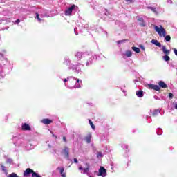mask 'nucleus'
Here are the masks:
<instances>
[{
    "label": "nucleus",
    "instance_id": "f704fd0d",
    "mask_svg": "<svg viewBox=\"0 0 177 177\" xmlns=\"http://www.w3.org/2000/svg\"><path fill=\"white\" fill-rule=\"evenodd\" d=\"M88 122L92 128V129L95 130V124H93V122H92L91 120H88Z\"/></svg>",
    "mask_w": 177,
    "mask_h": 177
},
{
    "label": "nucleus",
    "instance_id": "f8f14e48",
    "mask_svg": "<svg viewBox=\"0 0 177 177\" xmlns=\"http://www.w3.org/2000/svg\"><path fill=\"white\" fill-rule=\"evenodd\" d=\"M88 56V52L82 53V52H77L75 53V57L77 60L82 59V57H86Z\"/></svg>",
    "mask_w": 177,
    "mask_h": 177
},
{
    "label": "nucleus",
    "instance_id": "37998d69",
    "mask_svg": "<svg viewBox=\"0 0 177 177\" xmlns=\"http://www.w3.org/2000/svg\"><path fill=\"white\" fill-rule=\"evenodd\" d=\"M174 94L172 93H169V99L171 100V99H173Z\"/></svg>",
    "mask_w": 177,
    "mask_h": 177
},
{
    "label": "nucleus",
    "instance_id": "b1692460",
    "mask_svg": "<svg viewBox=\"0 0 177 177\" xmlns=\"http://www.w3.org/2000/svg\"><path fill=\"white\" fill-rule=\"evenodd\" d=\"M121 147L123 148V150H125L126 151H129V147L127 144H122Z\"/></svg>",
    "mask_w": 177,
    "mask_h": 177
},
{
    "label": "nucleus",
    "instance_id": "4d7b16f0",
    "mask_svg": "<svg viewBox=\"0 0 177 177\" xmlns=\"http://www.w3.org/2000/svg\"><path fill=\"white\" fill-rule=\"evenodd\" d=\"M120 89H121L122 92H123L124 93H125L127 92V91L122 89V88H120Z\"/></svg>",
    "mask_w": 177,
    "mask_h": 177
},
{
    "label": "nucleus",
    "instance_id": "7ed1b4c3",
    "mask_svg": "<svg viewBox=\"0 0 177 177\" xmlns=\"http://www.w3.org/2000/svg\"><path fill=\"white\" fill-rule=\"evenodd\" d=\"M80 82L82 83V80L77 79L73 76L69 77V80L67 84H65V86L69 89H75L77 88H81Z\"/></svg>",
    "mask_w": 177,
    "mask_h": 177
},
{
    "label": "nucleus",
    "instance_id": "680f3d73",
    "mask_svg": "<svg viewBox=\"0 0 177 177\" xmlns=\"http://www.w3.org/2000/svg\"><path fill=\"white\" fill-rule=\"evenodd\" d=\"M111 167H114V163L111 162Z\"/></svg>",
    "mask_w": 177,
    "mask_h": 177
},
{
    "label": "nucleus",
    "instance_id": "58836bf2",
    "mask_svg": "<svg viewBox=\"0 0 177 177\" xmlns=\"http://www.w3.org/2000/svg\"><path fill=\"white\" fill-rule=\"evenodd\" d=\"M140 27H146V22L145 21H142L140 23Z\"/></svg>",
    "mask_w": 177,
    "mask_h": 177
},
{
    "label": "nucleus",
    "instance_id": "0e129e2a",
    "mask_svg": "<svg viewBox=\"0 0 177 177\" xmlns=\"http://www.w3.org/2000/svg\"><path fill=\"white\" fill-rule=\"evenodd\" d=\"M100 30L101 31H103V29H102V28H100Z\"/></svg>",
    "mask_w": 177,
    "mask_h": 177
},
{
    "label": "nucleus",
    "instance_id": "4468645a",
    "mask_svg": "<svg viewBox=\"0 0 177 177\" xmlns=\"http://www.w3.org/2000/svg\"><path fill=\"white\" fill-rule=\"evenodd\" d=\"M22 131H31V127L27 123H23L21 125Z\"/></svg>",
    "mask_w": 177,
    "mask_h": 177
},
{
    "label": "nucleus",
    "instance_id": "ea45409f",
    "mask_svg": "<svg viewBox=\"0 0 177 177\" xmlns=\"http://www.w3.org/2000/svg\"><path fill=\"white\" fill-rule=\"evenodd\" d=\"M138 48H140V49H142V50H143L145 52V50H146V48H145V46H143L142 44H140L138 46Z\"/></svg>",
    "mask_w": 177,
    "mask_h": 177
},
{
    "label": "nucleus",
    "instance_id": "6ab92c4d",
    "mask_svg": "<svg viewBox=\"0 0 177 177\" xmlns=\"http://www.w3.org/2000/svg\"><path fill=\"white\" fill-rule=\"evenodd\" d=\"M136 96H138L140 98L143 97V96H145L143 91H142V90L137 91L136 93Z\"/></svg>",
    "mask_w": 177,
    "mask_h": 177
},
{
    "label": "nucleus",
    "instance_id": "c9c22d12",
    "mask_svg": "<svg viewBox=\"0 0 177 177\" xmlns=\"http://www.w3.org/2000/svg\"><path fill=\"white\" fill-rule=\"evenodd\" d=\"M6 163L7 164H13V159L10 158H8L6 160Z\"/></svg>",
    "mask_w": 177,
    "mask_h": 177
},
{
    "label": "nucleus",
    "instance_id": "774afa93",
    "mask_svg": "<svg viewBox=\"0 0 177 177\" xmlns=\"http://www.w3.org/2000/svg\"><path fill=\"white\" fill-rule=\"evenodd\" d=\"M105 33H106V34H107V32H105Z\"/></svg>",
    "mask_w": 177,
    "mask_h": 177
},
{
    "label": "nucleus",
    "instance_id": "09e8293b",
    "mask_svg": "<svg viewBox=\"0 0 177 177\" xmlns=\"http://www.w3.org/2000/svg\"><path fill=\"white\" fill-rule=\"evenodd\" d=\"M20 19H17L15 21V24H19V23H20Z\"/></svg>",
    "mask_w": 177,
    "mask_h": 177
},
{
    "label": "nucleus",
    "instance_id": "f257e3e1",
    "mask_svg": "<svg viewBox=\"0 0 177 177\" xmlns=\"http://www.w3.org/2000/svg\"><path fill=\"white\" fill-rule=\"evenodd\" d=\"M63 64L65 66H68V70H72L73 73H76V74H82V68L84 67V64L80 62L71 64V60H70L68 57H64Z\"/></svg>",
    "mask_w": 177,
    "mask_h": 177
},
{
    "label": "nucleus",
    "instance_id": "9d476101",
    "mask_svg": "<svg viewBox=\"0 0 177 177\" xmlns=\"http://www.w3.org/2000/svg\"><path fill=\"white\" fill-rule=\"evenodd\" d=\"M61 154L64 156V158L67 160L68 161H72L71 159H70V149L67 147H64L62 149Z\"/></svg>",
    "mask_w": 177,
    "mask_h": 177
},
{
    "label": "nucleus",
    "instance_id": "72a5a7b5",
    "mask_svg": "<svg viewBox=\"0 0 177 177\" xmlns=\"http://www.w3.org/2000/svg\"><path fill=\"white\" fill-rule=\"evenodd\" d=\"M125 55L127 57H131V56H132V51L127 50L126 51Z\"/></svg>",
    "mask_w": 177,
    "mask_h": 177
},
{
    "label": "nucleus",
    "instance_id": "39448f33",
    "mask_svg": "<svg viewBox=\"0 0 177 177\" xmlns=\"http://www.w3.org/2000/svg\"><path fill=\"white\" fill-rule=\"evenodd\" d=\"M85 57L88 59L86 63V66H92L93 64V61L97 60V57H100V56L96 54L93 55L91 53H87V55H86Z\"/></svg>",
    "mask_w": 177,
    "mask_h": 177
},
{
    "label": "nucleus",
    "instance_id": "5701e85b",
    "mask_svg": "<svg viewBox=\"0 0 177 177\" xmlns=\"http://www.w3.org/2000/svg\"><path fill=\"white\" fill-rule=\"evenodd\" d=\"M160 113H161V111H160V109H155L152 113V115H153V117H156V115H158Z\"/></svg>",
    "mask_w": 177,
    "mask_h": 177
},
{
    "label": "nucleus",
    "instance_id": "7c9ffc66",
    "mask_svg": "<svg viewBox=\"0 0 177 177\" xmlns=\"http://www.w3.org/2000/svg\"><path fill=\"white\" fill-rule=\"evenodd\" d=\"M156 132L157 135H162V129L158 128V129H156Z\"/></svg>",
    "mask_w": 177,
    "mask_h": 177
},
{
    "label": "nucleus",
    "instance_id": "4be33fe9",
    "mask_svg": "<svg viewBox=\"0 0 177 177\" xmlns=\"http://www.w3.org/2000/svg\"><path fill=\"white\" fill-rule=\"evenodd\" d=\"M131 49H132V50H133V52H135L136 53H140V48L133 46V47L131 48Z\"/></svg>",
    "mask_w": 177,
    "mask_h": 177
},
{
    "label": "nucleus",
    "instance_id": "603ef678",
    "mask_svg": "<svg viewBox=\"0 0 177 177\" xmlns=\"http://www.w3.org/2000/svg\"><path fill=\"white\" fill-rule=\"evenodd\" d=\"M174 55H176V56H177V49L176 48H174Z\"/></svg>",
    "mask_w": 177,
    "mask_h": 177
},
{
    "label": "nucleus",
    "instance_id": "412c9836",
    "mask_svg": "<svg viewBox=\"0 0 177 177\" xmlns=\"http://www.w3.org/2000/svg\"><path fill=\"white\" fill-rule=\"evenodd\" d=\"M147 9H150V10H151V12L155 13V15H158V12L157 11V8H156L155 7L147 6Z\"/></svg>",
    "mask_w": 177,
    "mask_h": 177
},
{
    "label": "nucleus",
    "instance_id": "2eb2a0df",
    "mask_svg": "<svg viewBox=\"0 0 177 177\" xmlns=\"http://www.w3.org/2000/svg\"><path fill=\"white\" fill-rule=\"evenodd\" d=\"M5 64L2 65V64H0V77H1V78L5 77V73L3 72V70H5Z\"/></svg>",
    "mask_w": 177,
    "mask_h": 177
},
{
    "label": "nucleus",
    "instance_id": "6e6552de",
    "mask_svg": "<svg viewBox=\"0 0 177 177\" xmlns=\"http://www.w3.org/2000/svg\"><path fill=\"white\" fill-rule=\"evenodd\" d=\"M94 174H96L97 176L106 177L107 176V170L104 167L101 166L100 167L98 171H94Z\"/></svg>",
    "mask_w": 177,
    "mask_h": 177
},
{
    "label": "nucleus",
    "instance_id": "bb28decb",
    "mask_svg": "<svg viewBox=\"0 0 177 177\" xmlns=\"http://www.w3.org/2000/svg\"><path fill=\"white\" fill-rule=\"evenodd\" d=\"M165 38V42H171V36L170 35H165L164 37Z\"/></svg>",
    "mask_w": 177,
    "mask_h": 177
},
{
    "label": "nucleus",
    "instance_id": "bf43d9fd",
    "mask_svg": "<svg viewBox=\"0 0 177 177\" xmlns=\"http://www.w3.org/2000/svg\"><path fill=\"white\" fill-rule=\"evenodd\" d=\"M133 0H126V2H132Z\"/></svg>",
    "mask_w": 177,
    "mask_h": 177
},
{
    "label": "nucleus",
    "instance_id": "5fc2aeb1",
    "mask_svg": "<svg viewBox=\"0 0 177 177\" xmlns=\"http://www.w3.org/2000/svg\"><path fill=\"white\" fill-rule=\"evenodd\" d=\"M5 2H6V1H5V0H0V3H5Z\"/></svg>",
    "mask_w": 177,
    "mask_h": 177
},
{
    "label": "nucleus",
    "instance_id": "e2e57ef3",
    "mask_svg": "<svg viewBox=\"0 0 177 177\" xmlns=\"http://www.w3.org/2000/svg\"><path fill=\"white\" fill-rule=\"evenodd\" d=\"M111 169H114V166H112L111 167Z\"/></svg>",
    "mask_w": 177,
    "mask_h": 177
},
{
    "label": "nucleus",
    "instance_id": "a18cd8bd",
    "mask_svg": "<svg viewBox=\"0 0 177 177\" xmlns=\"http://www.w3.org/2000/svg\"><path fill=\"white\" fill-rule=\"evenodd\" d=\"M50 133H52V137L55 138V139H57V136L55 135L52 131H50Z\"/></svg>",
    "mask_w": 177,
    "mask_h": 177
},
{
    "label": "nucleus",
    "instance_id": "49530a36",
    "mask_svg": "<svg viewBox=\"0 0 177 177\" xmlns=\"http://www.w3.org/2000/svg\"><path fill=\"white\" fill-rule=\"evenodd\" d=\"M147 121H148V122H151V117H150V116H147Z\"/></svg>",
    "mask_w": 177,
    "mask_h": 177
},
{
    "label": "nucleus",
    "instance_id": "f3484780",
    "mask_svg": "<svg viewBox=\"0 0 177 177\" xmlns=\"http://www.w3.org/2000/svg\"><path fill=\"white\" fill-rule=\"evenodd\" d=\"M42 124H45L46 125H49L50 124H52L53 121L49 118L43 119L41 120Z\"/></svg>",
    "mask_w": 177,
    "mask_h": 177
},
{
    "label": "nucleus",
    "instance_id": "cd10ccee",
    "mask_svg": "<svg viewBox=\"0 0 177 177\" xmlns=\"http://www.w3.org/2000/svg\"><path fill=\"white\" fill-rule=\"evenodd\" d=\"M125 42H128V39L119 40L116 41L118 45H121V44H125Z\"/></svg>",
    "mask_w": 177,
    "mask_h": 177
},
{
    "label": "nucleus",
    "instance_id": "1a4fd4ad",
    "mask_svg": "<svg viewBox=\"0 0 177 177\" xmlns=\"http://www.w3.org/2000/svg\"><path fill=\"white\" fill-rule=\"evenodd\" d=\"M82 30H85V26H84V24L81 21L77 22V27L74 28V32L75 35H78V31L79 32H83Z\"/></svg>",
    "mask_w": 177,
    "mask_h": 177
},
{
    "label": "nucleus",
    "instance_id": "3c124183",
    "mask_svg": "<svg viewBox=\"0 0 177 177\" xmlns=\"http://www.w3.org/2000/svg\"><path fill=\"white\" fill-rule=\"evenodd\" d=\"M63 141L65 142V143L67 142V138H66V136L63 137Z\"/></svg>",
    "mask_w": 177,
    "mask_h": 177
},
{
    "label": "nucleus",
    "instance_id": "13d9d810",
    "mask_svg": "<svg viewBox=\"0 0 177 177\" xmlns=\"http://www.w3.org/2000/svg\"><path fill=\"white\" fill-rule=\"evenodd\" d=\"M174 109H176V110H177V104L176 103L174 105Z\"/></svg>",
    "mask_w": 177,
    "mask_h": 177
},
{
    "label": "nucleus",
    "instance_id": "dca6fc26",
    "mask_svg": "<svg viewBox=\"0 0 177 177\" xmlns=\"http://www.w3.org/2000/svg\"><path fill=\"white\" fill-rule=\"evenodd\" d=\"M57 171H59V173L61 174V176L62 177H66V173H64V167H58L57 168Z\"/></svg>",
    "mask_w": 177,
    "mask_h": 177
},
{
    "label": "nucleus",
    "instance_id": "79ce46f5",
    "mask_svg": "<svg viewBox=\"0 0 177 177\" xmlns=\"http://www.w3.org/2000/svg\"><path fill=\"white\" fill-rule=\"evenodd\" d=\"M69 80H70V77H68L66 79H64L63 82H64V84H67L66 82L68 83Z\"/></svg>",
    "mask_w": 177,
    "mask_h": 177
},
{
    "label": "nucleus",
    "instance_id": "6e6d98bb",
    "mask_svg": "<svg viewBox=\"0 0 177 177\" xmlns=\"http://www.w3.org/2000/svg\"><path fill=\"white\" fill-rule=\"evenodd\" d=\"M136 82H139V80L138 79L134 80V84H136Z\"/></svg>",
    "mask_w": 177,
    "mask_h": 177
},
{
    "label": "nucleus",
    "instance_id": "e433bc0d",
    "mask_svg": "<svg viewBox=\"0 0 177 177\" xmlns=\"http://www.w3.org/2000/svg\"><path fill=\"white\" fill-rule=\"evenodd\" d=\"M97 158H103V153L102 152H97Z\"/></svg>",
    "mask_w": 177,
    "mask_h": 177
},
{
    "label": "nucleus",
    "instance_id": "69168bd1",
    "mask_svg": "<svg viewBox=\"0 0 177 177\" xmlns=\"http://www.w3.org/2000/svg\"><path fill=\"white\" fill-rule=\"evenodd\" d=\"M1 55V56H2V57H3V55H2V54H0Z\"/></svg>",
    "mask_w": 177,
    "mask_h": 177
},
{
    "label": "nucleus",
    "instance_id": "423d86ee",
    "mask_svg": "<svg viewBox=\"0 0 177 177\" xmlns=\"http://www.w3.org/2000/svg\"><path fill=\"white\" fill-rule=\"evenodd\" d=\"M154 30L156 31V32H158L159 37H165L167 35V31L161 25L160 27H158L157 25H155Z\"/></svg>",
    "mask_w": 177,
    "mask_h": 177
},
{
    "label": "nucleus",
    "instance_id": "a211bd4d",
    "mask_svg": "<svg viewBox=\"0 0 177 177\" xmlns=\"http://www.w3.org/2000/svg\"><path fill=\"white\" fill-rule=\"evenodd\" d=\"M151 42L156 46H158V48H162V45H161V43H160L158 40L152 39Z\"/></svg>",
    "mask_w": 177,
    "mask_h": 177
},
{
    "label": "nucleus",
    "instance_id": "0eeeda50",
    "mask_svg": "<svg viewBox=\"0 0 177 177\" xmlns=\"http://www.w3.org/2000/svg\"><path fill=\"white\" fill-rule=\"evenodd\" d=\"M75 8H77L75 4H73L68 7L64 11L65 16H73V15L75 13Z\"/></svg>",
    "mask_w": 177,
    "mask_h": 177
},
{
    "label": "nucleus",
    "instance_id": "393cba45",
    "mask_svg": "<svg viewBox=\"0 0 177 177\" xmlns=\"http://www.w3.org/2000/svg\"><path fill=\"white\" fill-rule=\"evenodd\" d=\"M41 17H49V12L48 10H45L44 13L40 15Z\"/></svg>",
    "mask_w": 177,
    "mask_h": 177
},
{
    "label": "nucleus",
    "instance_id": "2f4dec72",
    "mask_svg": "<svg viewBox=\"0 0 177 177\" xmlns=\"http://www.w3.org/2000/svg\"><path fill=\"white\" fill-rule=\"evenodd\" d=\"M162 59L165 60V62H169L171 60V57H169L168 55H164Z\"/></svg>",
    "mask_w": 177,
    "mask_h": 177
},
{
    "label": "nucleus",
    "instance_id": "a19ab883",
    "mask_svg": "<svg viewBox=\"0 0 177 177\" xmlns=\"http://www.w3.org/2000/svg\"><path fill=\"white\" fill-rule=\"evenodd\" d=\"M169 66L170 67H171L172 68H176L177 70V65H175L172 63H169Z\"/></svg>",
    "mask_w": 177,
    "mask_h": 177
},
{
    "label": "nucleus",
    "instance_id": "338daca9",
    "mask_svg": "<svg viewBox=\"0 0 177 177\" xmlns=\"http://www.w3.org/2000/svg\"><path fill=\"white\" fill-rule=\"evenodd\" d=\"M176 6H177V3H176Z\"/></svg>",
    "mask_w": 177,
    "mask_h": 177
},
{
    "label": "nucleus",
    "instance_id": "8fccbe9b",
    "mask_svg": "<svg viewBox=\"0 0 177 177\" xmlns=\"http://www.w3.org/2000/svg\"><path fill=\"white\" fill-rule=\"evenodd\" d=\"M73 161H74L75 164H78V159L74 158Z\"/></svg>",
    "mask_w": 177,
    "mask_h": 177
},
{
    "label": "nucleus",
    "instance_id": "052dcab7",
    "mask_svg": "<svg viewBox=\"0 0 177 177\" xmlns=\"http://www.w3.org/2000/svg\"><path fill=\"white\" fill-rule=\"evenodd\" d=\"M48 146L49 149H52V145H50L48 144Z\"/></svg>",
    "mask_w": 177,
    "mask_h": 177
},
{
    "label": "nucleus",
    "instance_id": "c03bdc74",
    "mask_svg": "<svg viewBox=\"0 0 177 177\" xmlns=\"http://www.w3.org/2000/svg\"><path fill=\"white\" fill-rule=\"evenodd\" d=\"M104 15H105V16H109V15H110V12L109 11H107V10H105Z\"/></svg>",
    "mask_w": 177,
    "mask_h": 177
},
{
    "label": "nucleus",
    "instance_id": "f03ea898",
    "mask_svg": "<svg viewBox=\"0 0 177 177\" xmlns=\"http://www.w3.org/2000/svg\"><path fill=\"white\" fill-rule=\"evenodd\" d=\"M12 142L16 147H22L24 149L26 147V143H27V140H25L24 135L19 134L12 137Z\"/></svg>",
    "mask_w": 177,
    "mask_h": 177
},
{
    "label": "nucleus",
    "instance_id": "864d4df0",
    "mask_svg": "<svg viewBox=\"0 0 177 177\" xmlns=\"http://www.w3.org/2000/svg\"><path fill=\"white\" fill-rule=\"evenodd\" d=\"M167 3L172 4V0H167Z\"/></svg>",
    "mask_w": 177,
    "mask_h": 177
},
{
    "label": "nucleus",
    "instance_id": "c85d7f7f",
    "mask_svg": "<svg viewBox=\"0 0 177 177\" xmlns=\"http://www.w3.org/2000/svg\"><path fill=\"white\" fill-rule=\"evenodd\" d=\"M35 15H36V16H35V19H37V20H38L39 23H41V21H42L43 19L39 17V14L38 12H36Z\"/></svg>",
    "mask_w": 177,
    "mask_h": 177
},
{
    "label": "nucleus",
    "instance_id": "de8ad7c7",
    "mask_svg": "<svg viewBox=\"0 0 177 177\" xmlns=\"http://www.w3.org/2000/svg\"><path fill=\"white\" fill-rule=\"evenodd\" d=\"M153 99H155L156 100H161V99H160V97H158V96L157 95H154Z\"/></svg>",
    "mask_w": 177,
    "mask_h": 177
},
{
    "label": "nucleus",
    "instance_id": "c756f323",
    "mask_svg": "<svg viewBox=\"0 0 177 177\" xmlns=\"http://www.w3.org/2000/svg\"><path fill=\"white\" fill-rule=\"evenodd\" d=\"M2 15H3V16H10V12L8 10H5L3 11Z\"/></svg>",
    "mask_w": 177,
    "mask_h": 177
},
{
    "label": "nucleus",
    "instance_id": "473e14b6",
    "mask_svg": "<svg viewBox=\"0 0 177 177\" xmlns=\"http://www.w3.org/2000/svg\"><path fill=\"white\" fill-rule=\"evenodd\" d=\"M1 170L3 171V172H4V174H6V175H8V169H6V167L1 165Z\"/></svg>",
    "mask_w": 177,
    "mask_h": 177
},
{
    "label": "nucleus",
    "instance_id": "4c0bfd02",
    "mask_svg": "<svg viewBox=\"0 0 177 177\" xmlns=\"http://www.w3.org/2000/svg\"><path fill=\"white\" fill-rule=\"evenodd\" d=\"M137 20H138V21H140V22L145 21V19H143V17H141V16H138V18H137Z\"/></svg>",
    "mask_w": 177,
    "mask_h": 177
},
{
    "label": "nucleus",
    "instance_id": "9b49d317",
    "mask_svg": "<svg viewBox=\"0 0 177 177\" xmlns=\"http://www.w3.org/2000/svg\"><path fill=\"white\" fill-rule=\"evenodd\" d=\"M86 166H87V167L84 168L82 167V165H80L78 167V169H79V171H83V172H82V174H84L85 175L89 176V165L88 163H86Z\"/></svg>",
    "mask_w": 177,
    "mask_h": 177
},
{
    "label": "nucleus",
    "instance_id": "a878e982",
    "mask_svg": "<svg viewBox=\"0 0 177 177\" xmlns=\"http://www.w3.org/2000/svg\"><path fill=\"white\" fill-rule=\"evenodd\" d=\"M91 135H89V136H86V137L84 138L85 142H86V143H88V144L91 143Z\"/></svg>",
    "mask_w": 177,
    "mask_h": 177
},
{
    "label": "nucleus",
    "instance_id": "aec40b11",
    "mask_svg": "<svg viewBox=\"0 0 177 177\" xmlns=\"http://www.w3.org/2000/svg\"><path fill=\"white\" fill-rule=\"evenodd\" d=\"M162 50L165 55H169V53H171V51H169V50H167V48L165 47V46H162Z\"/></svg>",
    "mask_w": 177,
    "mask_h": 177
},
{
    "label": "nucleus",
    "instance_id": "20e7f679",
    "mask_svg": "<svg viewBox=\"0 0 177 177\" xmlns=\"http://www.w3.org/2000/svg\"><path fill=\"white\" fill-rule=\"evenodd\" d=\"M158 85L149 84L148 87L149 88V89H153V91H161V88H162V89H165L168 88V86H167V84H165V82H164V81L162 80L159 81Z\"/></svg>",
    "mask_w": 177,
    "mask_h": 177
},
{
    "label": "nucleus",
    "instance_id": "ddd939ff",
    "mask_svg": "<svg viewBox=\"0 0 177 177\" xmlns=\"http://www.w3.org/2000/svg\"><path fill=\"white\" fill-rule=\"evenodd\" d=\"M25 150H32L34 149V145L31 143V141L27 140L26 143H25V147H24Z\"/></svg>",
    "mask_w": 177,
    "mask_h": 177
}]
</instances>
